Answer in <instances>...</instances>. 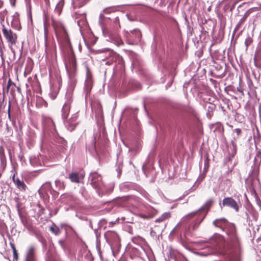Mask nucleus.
Masks as SVG:
<instances>
[{
  "instance_id": "nucleus-1",
  "label": "nucleus",
  "mask_w": 261,
  "mask_h": 261,
  "mask_svg": "<svg viewBox=\"0 0 261 261\" xmlns=\"http://www.w3.org/2000/svg\"><path fill=\"white\" fill-rule=\"evenodd\" d=\"M213 225L225 231L228 236L227 241L225 242L223 236L218 233H215L209 241L213 244V247H207L208 252H199L198 254L201 256H207L212 254L220 255L230 254V261H240L241 257V249L239 238L237 234L236 229L234 225L228 223L227 220L223 218L215 220Z\"/></svg>"
},
{
  "instance_id": "nucleus-2",
  "label": "nucleus",
  "mask_w": 261,
  "mask_h": 261,
  "mask_svg": "<svg viewBox=\"0 0 261 261\" xmlns=\"http://www.w3.org/2000/svg\"><path fill=\"white\" fill-rule=\"evenodd\" d=\"M90 184L94 188L99 196L111 192L113 190L114 186L110 185L109 187L105 185L102 181L100 175L96 172L91 173L90 175Z\"/></svg>"
},
{
  "instance_id": "nucleus-3",
  "label": "nucleus",
  "mask_w": 261,
  "mask_h": 261,
  "mask_svg": "<svg viewBox=\"0 0 261 261\" xmlns=\"http://www.w3.org/2000/svg\"><path fill=\"white\" fill-rule=\"evenodd\" d=\"M109 18L105 17L103 14H100L99 16V23L101 27L103 34L105 35H108L109 40L115 44L116 45L119 46L123 44V42L121 38L116 33H108L105 27V22H107Z\"/></svg>"
},
{
  "instance_id": "nucleus-4",
  "label": "nucleus",
  "mask_w": 261,
  "mask_h": 261,
  "mask_svg": "<svg viewBox=\"0 0 261 261\" xmlns=\"http://www.w3.org/2000/svg\"><path fill=\"white\" fill-rule=\"evenodd\" d=\"M124 36L127 42L130 44L138 43L141 38V34L139 30L134 29L130 32H126Z\"/></svg>"
},
{
  "instance_id": "nucleus-5",
  "label": "nucleus",
  "mask_w": 261,
  "mask_h": 261,
  "mask_svg": "<svg viewBox=\"0 0 261 261\" xmlns=\"http://www.w3.org/2000/svg\"><path fill=\"white\" fill-rule=\"evenodd\" d=\"M97 52L99 53H106L108 54V56L106 59H102L103 61H107L105 63L107 65H110L113 62H116L117 59H120L118 55L109 48L98 50Z\"/></svg>"
},
{
  "instance_id": "nucleus-6",
  "label": "nucleus",
  "mask_w": 261,
  "mask_h": 261,
  "mask_svg": "<svg viewBox=\"0 0 261 261\" xmlns=\"http://www.w3.org/2000/svg\"><path fill=\"white\" fill-rule=\"evenodd\" d=\"M2 32L9 44L14 45L17 42V36L11 29L6 28L4 24H2Z\"/></svg>"
},
{
  "instance_id": "nucleus-7",
  "label": "nucleus",
  "mask_w": 261,
  "mask_h": 261,
  "mask_svg": "<svg viewBox=\"0 0 261 261\" xmlns=\"http://www.w3.org/2000/svg\"><path fill=\"white\" fill-rule=\"evenodd\" d=\"M72 102V93L71 91L67 92L66 94V101L63 105L62 110V116L63 119L66 120L69 115L70 110V104Z\"/></svg>"
},
{
  "instance_id": "nucleus-8",
  "label": "nucleus",
  "mask_w": 261,
  "mask_h": 261,
  "mask_svg": "<svg viewBox=\"0 0 261 261\" xmlns=\"http://www.w3.org/2000/svg\"><path fill=\"white\" fill-rule=\"evenodd\" d=\"M86 77L85 82V96L87 97L88 95L90 93V91L92 88L93 81L92 74L89 70L87 65H86Z\"/></svg>"
},
{
  "instance_id": "nucleus-9",
  "label": "nucleus",
  "mask_w": 261,
  "mask_h": 261,
  "mask_svg": "<svg viewBox=\"0 0 261 261\" xmlns=\"http://www.w3.org/2000/svg\"><path fill=\"white\" fill-rule=\"evenodd\" d=\"M105 237L108 243L111 246H116L119 244V238L118 234L114 231H108Z\"/></svg>"
},
{
  "instance_id": "nucleus-10",
  "label": "nucleus",
  "mask_w": 261,
  "mask_h": 261,
  "mask_svg": "<svg viewBox=\"0 0 261 261\" xmlns=\"http://www.w3.org/2000/svg\"><path fill=\"white\" fill-rule=\"evenodd\" d=\"M223 206L228 207L234 210L236 212L239 211L240 206L238 202L232 197H226L222 201Z\"/></svg>"
},
{
  "instance_id": "nucleus-11",
  "label": "nucleus",
  "mask_w": 261,
  "mask_h": 261,
  "mask_svg": "<svg viewBox=\"0 0 261 261\" xmlns=\"http://www.w3.org/2000/svg\"><path fill=\"white\" fill-rule=\"evenodd\" d=\"M77 114H74L69 120H64V124L69 131H72L78 123L77 121Z\"/></svg>"
},
{
  "instance_id": "nucleus-12",
  "label": "nucleus",
  "mask_w": 261,
  "mask_h": 261,
  "mask_svg": "<svg viewBox=\"0 0 261 261\" xmlns=\"http://www.w3.org/2000/svg\"><path fill=\"white\" fill-rule=\"evenodd\" d=\"M12 180L14 183L15 184L16 187L21 191H25L27 187L26 185L24 184V182L18 178H15V174H13L12 176Z\"/></svg>"
},
{
  "instance_id": "nucleus-13",
  "label": "nucleus",
  "mask_w": 261,
  "mask_h": 261,
  "mask_svg": "<svg viewBox=\"0 0 261 261\" xmlns=\"http://www.w3.org/2000/svg\"><path fill=\"white\" fill-rule=\"evenodd\" d=\"M35 249V247L33 246L29 247L26 255L25 261H34Z\"/></svg>"
},
{
  "instance_id": "nucleus-14",
  "label": "nucleus",
  "mask_w": 261,
  "mask_h": 261,
  "mask_svg": "<svg viewBox=\"0 0 261 261\" xmlns=\"http://www.w3.org/2000/svg\"><path fill=\"white\" fill-rule=\"evenodd\" d=\"M31 164L34 167H39L41 166V161L37 155H32L30 158Z\"/></svg>"
},
{
  "instance_id": "nucleus-15",
  "label": "nucleus",
  "mask_w": 261,
  "mask_h": 261,
  "mask_svg": "<svg viewBox=\"0 0 261 261\" xmlns=\"http://www.w3.org/2000/svg\"><path fill=\"white\" fill-rule=\"evenodd\" d=\"M0 160L1 166L3 170H4L6 166V158L5 155L4 151L0 149Z\"/></svg>"
},
{
  "instance_id": "nucleus-16",
  "label": "nucleus",
  "mask_w": 261,
  "mask_h": 261,
  "mask_svg": "<svg viewBox=\"0 0 261 261\" xmlns=\"http://www.w3.org/2000/svg\"><path fill=\"white\" fill-rule=\"evenodd\" d=\"M170 216H171L170 213L166 212V213H164V214H163L161 216H160L158 218L156 219L155 221L156 222H162L165 221V220L169 218L170 217Z\"/></svg>"
},
{
  "instance_id": "nucleus-17",
  "label": "nucleus",
  "mask_w": 261,
  "mask_h": 261,
  "mask_svg": "<svg viewBox=\"0 0 261 261\" xmlns=\"http://www.w3.org/2000/svg\"><path fill=\"white\" fill-rule=\"evenodd\" d=\"M69 66L72 71L74 72L76 68V63L73 55L71 57Z\"/></svg>"
},
{
  "instance_id": "nucleus-18",
  "label": "nucleus",
  "mask_w": 261,
  "mask_h": 261,
  "mask_svg": "<svg viewBox=\"0 0 261 261\" xmlns=\"http://www.w3.org/2000/svg\"><path fill=\"white\" fill-rule=\"evenodd\" d=\"M69 177L72 182H79V174L77 173H72L69 174Z\"/></svg>"
},
{
  "instance_id": "nucleus-19",
  "label": "nucleus",
  "mask_w": 261,
  "mask_h": 261,
  "mask_svg": "<svg viewBox=\"0 0 261 261\" xmlns=\"http://www.w3.org/2000/svg\"><path fill=\"white\" fill-rule=\"evenodd\" d=\"M50 230L55 235H58L60 233V230L59 227L53 224L49 228Z\"/></svg>"
},
{
  "instance_id": "nucleus-20",
  "label": "nucleus",
  "mask_w": 261,
  "mask_h": 261,
  "mask_svg": "<svg viewBox=\"0 0 261 261\" xmlns=\"http://www.w3.org/2000/svg\"><path fill=\"white\" fill-rule=\"evenodd\" d=\"M55 185L58 190H63L65 187L64 182L60 180H56L55 181Z\"/></svg>"
},
{
  "instance_id": "nucleus-21",
  "label": "nucleus",
  "mask_w": 261,
  "mask_h": 261,
  "mask_svg": "<svg viewBox=\"0 0 261 261\" xmlns=\"http://www.w3.org/2000/svg\"><path fill=\"white\" fill-rule=\"evenodd\" d=\"M213 203V200L212 199H210L205 202L204 205L202 206V207L201 208L203 210H207L211 206Z\"/></svg>"
},
{
  "instance_id": "nucleus-22",
  "label": "nucleus",
  "mask_w": 261,
  "mask_h": 261,
  "mask_svg": "<svg viewBox=\"0 0 261 261\" xmlns=\"http://www.w3.org/2000/svg\"><path fill=\"white\" fill-rule=\"evenodd\" d=\"M196 214H197V212H193L191 214H188L186 216L183 217L181 220V222H186L188 219L192 218L194 216H195Z\"/></svg>"
},
{
  "instance_id": "nucleus-23",
  "label": "nucleus",
  "mask_w": 261,
  "mask_h": 261,
  "mask_svg": "<svg viewBox=\"0 0 261 261\" xmlns=\"http://www.w3.org/2000/svg\"><path fill=\"white\" fill-rule=\"evenodd\" d=\"M63 2L62 1H61L56 5L55 10L59 14H60L62 11V8L63 6Z\"/></svg>"
},
{
  "instance_id": "nucleus-24",
  "label": "nucleus",
  "mask_w": 261,
  "mask_h": 261,
  "mask_svg": "<svg viewBox=\"0 0 261 261\" xmlns=\"http://www.w3.org/2000/svg\"><path fill=\"white\" fill-rule=\"evenodd\" d=\"M114 27L115 29L117 30L120 27L119 23V19L118 17H116L113 21Z\"/></svg>"
},
{
  "instance_id": "nucleus-25",
  "label": "nucleus",
  "mask_w": 261,
  "mask_h": 261,
  "mask_svg": "<svg viewBox=\"0 0 261 261\" xmlns=\"http://www.w3.org/2000/svg\"><path fill=\"white\" fill-rule=\"evenodd\" d=\"M252 41V40L250 37H248L246 39L245 41V44L246 47V48H247L248 47V46L251 43Z\"/></svg>"
},
{
  "instance_id": "nucleus-26",
  "label": "nucleus",
  "mask_w": 261,
  "mask_h": 261,
  "mask_svg": "<svg viewBox=\"0 0 261 261\" xmlns=\"http://www.w3.org/2000/svg\"><path fill=\"white\" fill-rule=\"evenodd\" d=\"M115 9V7H109V8H106L105 9L103 10V12L105 13H110L111 11H114Z\"/></svg>"
},
{
  "instance_id": "nucleus-27",
  "label": "nucleus",
  "mask_w": 261,
  "mask_h": 261,
  "mask_svg": "<svg viewBox=\"0 0 261 261\" xmlns=\"http://www.w3.org/2000/svg\"><path fill=\"white\" fill-rule=\"evenodd\" d=\"M77 23L78 24V25L80 27V28H82V25H85L86 24V21L85 20V19H84L83 20V19H81L80 20H78L77 21Z\"/></svg>"
},
{
  "instance_id": "nucleus-28",
  "label": "nucleus",
  "mask_w": 261,
  "mask_h": 261,
  "mask_svg": "<svg viewBox=\"0 0 261 261\" xmlns=\"http://www.w3.org/2000/svg\"><path fill=\"white\" fill-rule=\"evenodd\" d=\"M48 124L50 125L51 127H53V129L52 130L51 128L50 130L52 133H54V132L55 131L54 122L52 120L50 119L48 121Z\"/></svg>"
},
{
  "instance_id": "nucleus-29",
  "label": "nucleus",
  "mask_w": 261,
  "mask_h": 261,
  "mask_svg": "<svg viewBox=\"0 0 261 261\" xmlns=\"http://www.w3.org/2000/svg\"><path fill=\"white\" fill-rule=\"evenodd\" d=\"M233 131L237 135L236 138H238L241 133L242 130L240 128H235Z\"/></svg>"
},
{
  "instance_id": "nucleus-30",
  "label": "nucleus",
  "mask_w": 261,
  "mask_h": 261,
  "mask_svg": "<svg viewBox=\"0 0 261 261\" xmlns=\"http://www.w3.org/2000/svg\"><path fill=\"white\" fill-rule=\"evenodd\" d=\"M204 217V216H202V218H201V219H200V220L198 221V223H197V222H196L195 224H194V225H193V229H196V228L198 227V226L199 224H200V223L202 221V220H203Z\"/></svg>"
},
{
  "instance_id": "nucleus-31",
  "label": "nucleus",
  "mask_w": 261,
  "mask_h": 261,
  "mask_svg": "<svg viewBox=\"0 0 261 261\" xmlns=\"http://www.w3.org/2000/svg\"><path fill=\"white\" fill-rule=\"evenodd\" d=\"M13 253L14 259H15V260H17L18 259V257L17 250L13 251Z\"/></svg>"
},
{
  "instance_id": "nucleus-32",
  "label": "nucleus",
  "mask_w": 261,
  "mask_h": 261,
  "mask_svg": "<svg viewBox=\"0 0 261 261\" xmlns=\"http://www.w3.org/2000/svg\"><path fill=\"white\" fill-rule=\"evenodd\" d=\"M37 237H38V239L39 240V241L40 242H41L42 243H44V242L45 241V240L44 239V238L42 236H39Z\"/></svg>"
},
{
  "instance_id": "nucleus-33",
  "label": "nucleus",
  "mask_w": 261,
  "mask_h": 261,
  "mask_svg": "<svg viewBox=\"0 0 261 261\" xmlns=\"http://www.w3.org/2000/svg\"><path fill=\"white\" fill-rule=\"evenodd\" d=\"M244 21H245V19L244 18H241L237 25L239 26V25H241L244 22Z\"/></svg>"
},
{
  "instance_id": "nucleus-34",
  "label": "nucleus",
  "mask_w": 261,
  "mask_h": 261,
  "mask_svg": "<svg viewBox=\"0 0 261 261\" xmlns=\"http://www.w3.org/2000/svg\"><path fill=\"white\" fill-rule=\"evenodd\" d=\"M10 246H11V247L13 251H15V250H16L15 246V245H14V244L13 243H10Z\"/></svg>"
},
{
  "instance_id": "nucleus-35",
  "label": "nucleus",
  "mask_w": 261,
  "mask_h": 261,
  "mask_svg": "<svg viewBox=\"0 0 261 261\" xmlns=\"http://www.w3.org/2000/svg\"><path fill=\"white\" fill-rule=\"evenodd\" d=\"M10 246H11V247L13 251H15V250H16L15 246V245H14V244L13 243H10Z\"/></svg>"
},
{
  "instance_id": "nucleus-36",
  "label": "nucleus",
  "mask_w": 261,
  "mask_h": 261,
  "mask_svg": "<svg viewBox=\"0 0 261 261\" xmlns=\"http://www.w3.org/2000/svg\"><path fill=\"white\" fill-rule=\"evenodd\" d=\"M207 161H205L204 168V170H207L208 168V165H207Z\"/></svg>"
},
{
  "instance_id": "nucleus-37",
  "label": "nucleus",
  "mask_w": 261,
  "mask_h": 261,
  "mask_svg": "<svg viewBox=\"0 0 261 261\" xmlns=\"http://www.w3.org/2000/svg\"><path fill=\"white\" fill-rule=\"evenodd\" d=\"M207 242H208V241H206V242H205V241H199V242H197V243L198 244L200 245L201 244L204 243H207Z\"/></svg>"
},
{
  "instance_id": "nucleus-38",
  "label": "nucleus",
  "mask_w": 261,
  "mask_h": 261,
  "mask_svg": "<svg viewBox=\"0 0 261 261\" xmlns=\"http://www.w3.org/2000/svg\"><path fill=\"white\" fill-rule=\"evenodd\" d=\"M44 34H45V37H47V30L46 28H44Z\"/></svg>"
},
{
  "instance_id": "nucleus-39",
  "label": "nucleus",
  "mask_w": 261,
  "mask_h": 261,
  "mask_svg": "<svg viewBox=\"0 0 261 261\" xmlns=\"http://www.w3.org/2000/svg\"><path fill=\"white\" fill-rule=\"evenodd\" d=\"M66 196V195H65V194L62 195L61 196V199L63 200Z\"/></svg>"
},
{
  "instance_id": "nucleus-40",
  "label": "nucleus",
  "mask_w": 261,
  "mask_h": 261,
  "mask_svg": "<svg viewBox=\"0 0 261 261\" xmlns=\"http://www.w3.org/2000/svg\"><path fill=\"white\" fill-rule=\"evenodd\" d=\"M238 91H239L240 93H241L242 94H243V92L242 90H241V89H239V88H238Z\"/></svg>"
},
{
  "instance_id": "nucleus-41",
  "label": "nucleus",
  "mask_w": 261,
  "mask_h": 261,
  "mask_svg": "<svg viewBox=\"0 0 261 261\" xmlns=\"http://www.w3.org/2000/svg\"><path fill=\"white\" fill-rule=\"evenodd\" d=\"M92 149H95V144H93V145H92Z\"/></svg>"
},
{
  "instance_id": "nucleus-42",
  "label": "nucleus",
  "mask_w": 261,
  "mask_h": 261,
  "mask_svg": "<svg viewBox=\"0 0 261 261\" xmlns=\"http://www.w3.org/2000/svg\"><path fill=\"white\" fill-rule=\"evenodd\" d=\"M57 93H55V95L52 97V99H54L56 97Z\"/></svg>"
},
{
  "instance_id": "nucleus-43",
  "label": "nucleus",
  "mask_w": 261,
  "mask_h": 261,
  "mask_svg": "<svg viewBox=\"0 0 261 261\" xmlns=\"http://www.w3.org/2000/svg\"><path fill=\"white\" fill-rule=\"evenodd\" d=\"M66 69H67L68 68V65L67 64H66Z\"/></svg>"
}]
</instances>
